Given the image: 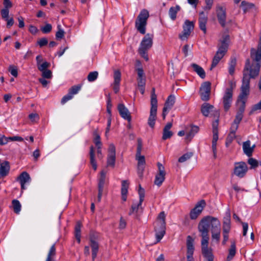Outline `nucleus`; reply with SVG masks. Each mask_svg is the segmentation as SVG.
Returning <instances> with one entry per match:
<instances>
[{"label": "nucleus", "instance_id": "obj_25", "mask_svg": "<svg viewBox=\"0 0 261 261\" xmlns=\"http://www.w3.org/2000/svg\"><path fill=\"white\" fill-rule=\"evenodd\" d=\"M200 15V17L198 19L199 27L202 31L205 33L206 31V24L207 21V18L204 16L203 12H201Z\"/></svg>", "mask_w": 261, "mask_h": 261}, {"label": "nucleus", "instance_id": "obj_22", "mask_svg": "<svg viewBox=\"0 0 261 261\" xmlns=\"http://www.w3.org/2000/svg\"><path fill=\"white\" fill-rule=\"evenodd\" d=\"M255 145H253L252 146L250 145V141L247 140L243 143V150L244 153L248 157H250L252 155L254 147Z\"/></svg>", "mask_w": 261, "mask_h": 261}, {"label": "nucleus", "instance_id": "obj_38", "mask_svg": "<svg viewBox=\"0 0 261 261\" xmlns=\"http://www.w3.org/2000/svg\"><path fill=\"white\" fill-rule=\"evenodd\" d=\"M236 253V247L235 243H232L230 248L229 249V253L226 258V261H231Z\"/></svg>", "mask_w": 261, "mask_h": 261}, {"label": "nucleus", "instance_id": "obj_16", "mask_svg": "<svg viewBox=\"0 0 261 261\" xmlns=\"http://www.w3.org/2000/svg\"><path fill=\"white\" fill-rule=\"evenodd\" d=\"M229 42V36L227 34L223 35L219 40V43L218 45V51H221L223 54H226L228 48Z\"/></svg>", "mask_w": 261, "mask_h": 261}, {"label": "nucleus", "instance_id": "obj_9", "mask_svg": "<svg viewBox=\"0 0 261 261\" xmlns=\"http://www.w3.org/2000/svg\"><path fill=\"white\" fill-rule=\"evenodd\" d=\"M230 214L229 212L226 213L225 216L223 218V240L222 244L225 245L228 240V233L230 230Z\"/></svg>", "mask_w": 261, "mask_h": 261}, {"label": "nucleus", "instance_id": "obj_34", "mask_svg": "<svg viewBox=\"0 0 261 261\" xmlns=\"http://www.w3.org/2000/svg\"><path fill=\"white\" fill-rule=\"evenodd\" d=\"M56 249L55 244H54L50 248L45 261H55L54 257L56 256Z\"/></svg>", "mask_w": 261, "mask_h": 261}, {"label": "nucleus", "instance_id": "obj_30", "mask_svg": "<svg viewBox=\"0 0 261 261\" xmlns=\"http://www.w3.org/2000/svg\"><path fill=\"white\" fill-rule=\"evenodd\" d=\"M191 67L201 79H203L205 77V72L201 66L196 64L193 63L191 64Z\"/></svg>", "mask_w": 261, "mask_h": 261}, {"label": "nucleus", "instance_id": "obj_55", "mask_svg": "<svg viewBox=\"0 0 261 261\" xmlns=\"http://www.w3.org/2000/svg\"><path fill=\"white\" fill-rule=\"evenodd\" d=\"M107 111L108 113L109 114V116H111V108L112 107V105L111 103V98L110 95H109V97L107 99Z\"/></svg>", "mask_w": 261, "mask_h": 261}, {"label": "nucleus", "instance_id": "obj_48", "mask_svg": "<svg viewBox=\"0 0 261 261\" xmlns=\"http://www.w3.org/2000/svg\"><path fill=\"white\" fill-rule=\"evenodd\" d=\"M50 64L49 63L45 61L37 66L38 69L40 71H43L47 70V68L49 67Z\"/></svg>", "mask_w": 261, "mask_h": 261}, {"label": "nucleus", "instance_id": "obj_37", "mask_svg": "<svg viewBox=\"0 0 261 261\" xmlns=\"http://www.w3.org/2000/svg\"><path fill=\"white\" fill-rule=\"evenodd\" d=\"M180 7L178 5H176L175 7H172L170 8L169 11V14L170 18L174 20L176 18L177 13L180 10Z\"/></svg>", "mask_w": 261, "mask_h": 261}, {"label": "nucleus", "instance_id": "obj_1", "mask_svg": "<svg viewBox=\"0 0 261 261\" xmlns=\"http://www.w3.org/2000/svg\"><path fill=\"white\" fill-rule=\"evenodd\" d=\"M210 228H211L212 240L219 243L221 237V223L217 218L207 216L200 221L198 229L202 238L201 245L202 255L207 261H214V256L212 250L208 247Z\"/></svg>", "mask_w": 261, "mask_h": 261}, {"label": "nucleus", "instance_id": "obj_45", "mask_svg": "<svg viewBox=\"0 0 261 261\" xmlns=\"http://www.w3.org/2000/svg\"><path fill=\"white\" fill-rule=\"evenodd\" d=\"M236 63L237 61L235 58L231 59L229 63L228 72L231 75H233L234 72Z\"/></svg>", "mask_w": 261, "mask_h": 261}, {"label": "nucleus", "instance_id": "obj_23", "mask_svg": "<svg viewBox=\"0 0 261 261\" xmlns=\"http://www.w3.org/2000/svg\"><path fill=\"white\" fill-rule=\"evenodd\" d=\"M113 90L115 93L119 91L120 82L121 80V73L119 71H115L114 74Z\"/></svg>", "mask_w": 261, "mask_h": 261}, {"label": "nucleus", "instance_id": "obj_54", "mask_svg": "<svg viewBox=\"0 0 261 261\" xmlns=\"http://www.w3.org/2000/svg\"><path fill=\"white\" fill-rule=\"evenodd\" d=\"M137 142H138V144H137L136 154L140 155V154H141V151H142V140L141 139L139 138V139H138Z\"/></svg>", "mask_w": 261, "mask_h": 261}, {"label": "nucleus", "instance_id": "obj_56", "mask_svg": "<svg viewBox=\"0 0 261 261\" xmlns=\"http://www.w3.org/2000/svg\"><path fill=\"white\" fill-rule=\"evenodd\" d=\"M72 98V96L69 94V93L68 92V93L66 95L63 97V98L61 99V102L62 105H64L68 100L71 99Z\"/></svg>", "mask_w": 261, "mask_h": 261}, {"label": "nucleus", "instance_id": "obj_11", "mask_svg": "<svg viewBox=\"0 0 261 261\" xmlns=\"http://www.w3.org/2000/svg\"><path fill=\"white\" fill-rule=\"evenodd\" d=\"M137 72V84L138 87L142 94L145 92V86L146 84V79L144 70L142 67L138 68L136 69Z\"/></svg>", "mask_w": 261, "mask_h": 261}, {"label": "nucleus", "instance_id": "obj_46", "mask_svg": "<svg viewBox=\"0 0 261 261\" xmlns=\"http://www.w3.org/2000/svg\"><path fill=\"white\" fill-rule=\"evenodd\" d=\"M98 73L97 71L90 72L87 76V80L90 82L95 81L98 77Z\"/></svg>", "mask_w": 261, "mask_h": 261}, {"label": "nucleus", "instance_id": "obj_49", "mask_svg": "<svg viewBox=\"0 0 261 261\" xmlns=\"http://www.w3.org/2000/svg\"><path fill=\"white\" fill-rule=\"evenodd\" d=\"M52 26L49 23H46L44 26L40 27V30L42 33H49L51 31Z\"/></svg>", "mask_w": 261, "mask_h": 261}, {"label": "nucleus", "instance_id": "obj_13", "mask_svg": "<svg viewBox=\"0 0 261 261\" xmlns=\"http://www.w3.org/2000/svg\"><path fill=\"white\" fill-rule=\"evenodd\" d=\"M206 205L204 200H201L195 205V207L191 210L190 213V217L191 219H196L201 213L204 207Z\"/></svg>", "mask_w": 261, "mask_h": 261}, {"label": "nucleus", "instance_id": "obj_42", "mask_svg": "<svg viewBox=\"0 0 261 261\" xmlns=\"http://www.w3.org/2000/svg\"><path fill=\"white\" fill-rule=\"evenodd\" d=\"M175 101V97L174 95H170L168 96L164 105V108L170 110L173 106Z\"/></svg>", "mask_w": 261, "mask_h": 261}, {"label": "nucleus", "instance_id": "obj_17", "mask_svg": "<svg viewBox=\"0 0 261 261\" xmlns=\"http://www.w3.org/2000/svg\"><path fill=\"white\" fill-rule=\"evenodd\" d=\"M211 92V84L210 82H205L201 86L200 89V95L201 98L203 101H207L210 98Z\"/></svg>", "mask_w": 261, "mask_h": 261}, {"label": "nucleus", "instance_id": "obj_15", "mask_svg": "<svg viewBox=\"0 0 261 261\" xmlns=\"http://www.w3.org/2000/svg\"><path fill=\"white\" fill-rule=\"evenodd\" d=\"M138 194L139 195V201L138 203H134L131 207V209L129 212V215H131L134 213H137L139 208L141 206L142 203L144 199L145 191L141 185H139V189L138 190Z\"/></svg>", "mask_w": 261, "mask_h": 261}, {"label": "nucleus", "instance_id": "obj_39", "mask_svg": "<svg viewBox=\"0 0 261 261\" xmlns=\"http://www.w3.org/2000/svg\"><path fill=\"white\" fill-rule=\"evenodd\" d=\"M12 207L15 214H19L21 210V205L18 200L13 199L12 201Z\"/></svg>", "mask_w": 261, "mask_h": 261}, {"label": "nucleus", "instance_id": "obj_33", "mask_svg": "<svg viewBox=\"0 0 261 261\" xmlns=\"http://www.w3.org/2000/svg\"><path fill=\"white\" fill-rule=\"evenodd\" d=\"M194 24L193 21L186 20L183 25V33H191L194 29Z\"/></svg>", "mask_w": 261, "mask_h": 261}, {"label": "nucleus", "instance_id": "obj_8", "mask_svg": "<svg viewBox=\"0 0 261 261\" xmlns=\"http://www.w3.org/2000/svg\"><path fill=\"white\" fill-rule=\"evenodd\" d=\"M230 87L225 89L222 97V102L224 110L227 111L231 105L232 101V95L233 83L232 81L229 82Z\"/></svg>", "mask_w": 261, "mask_h": 261}, {"label": "nucleus", "instance_id": "obj_19", "mask_svg": "<svg viewBox=\"0 0 261 261\" xmlns=\"http://www.w3.org/2000/svg\"><path fill=\"white\" fill-rule=\"evenodd\" d=\"M17 180L20 184L21 190H24L26 189L25 185L30 182L31 177L28 173L24 171L20 174Z\"/></svg>", "mask_w": 261, "mask_h": 261}, {"label": "nucleus", "instance_id": "obj_57", "mask_svg": "<svg viewBox=\"0 0 261 261\" xmlns=\"http://www.w3.org/2000/svg\"><path fill=\"white\" fill-rule=\"evenodd\" d=\"M236 138V134L229 133L227 137L226 143L230 144Z\"/></svg>", "mask_w": 261, "mask_h": 261}, {"label": "nucleus", "instance_id": "obj_40", "mask_svg": "<svg viewBox=\"0 0 261 261\" xmlns=\"http://www.w3.org/2000/svg\"><path fill=\"white\" fill-rule=\"evenodd\" d=\"M213 108L212 105H210L208 103H204L201 106V113L204 116H208L210 111Z\"/></svg>", "mask_w": 261, "mask_h": 261}, {"label": "nucleus", "instance_id": "obj_52", "mask_svg": "<svg viewBox=\"0 0 261 261\" xmlns=\"http://www.w3.org/2000/svg\"><path fill=\"white\" fill-rule=\"evenodd\" d=\"M206 6L204 7V10H210L211 9L214 0H204Z\"/></svg>", "mask_w": 261, "mask_h": 261}, {"label": "nucleus", "instance_id": "obj_12", "mask_svg": "<svg viewBox=\"0 0 261 261\" xmlns=\"http://www.w3.org/2000/svg\"><path fill=\"white\" fill-rule=\"evenodd\" d=\"M158 172L155 176L154 183L158 187H160L165 179L166 172L164 166L160 163L157 164Z\"/></svg>", "mask_w": 261, "mask_h": 261}, {"label": "nucleus", "instance_id": "obj_43", "mask_svg": "<svg viewBox=\"0 0 261 261\" xmlns=\"http://www.w3.org/2000/svg\"><path fill=\"white\" fill-rule=\"evenodd\" d=\"M248 163L250 166V168L251 169H255L259 165L261 166V162L258 161L257 160L252 158H250L248 160Z\"/></svg>", "mask_w": 261, "mask_h": 261}, {"label": "nucleus", "instance_id": "obj_21", "mask_svg": "<svg viewBox=\"0 0 261 261\" xmlns=\"http://www.w3.org/2000/svg\"><path fill=\"white\" fill-rule=\"evenodd\" d=\"M136 159L138 161V174L140 177H142L145 165V156L141 154L140 155L136 154Z\"/></svg>", "mask_w": 261, "mask_h": 261}, {"label": "nucleus", "instance_id": "obj_60", "mask_svg": "<svg viewBox=\"0 0 261 261\" xmlns=\"http://www.w3.org/2000/svg\"><path fill=\"white\" fill-rule=\"evenodd\" d=\"M243 114L237 112V114L236 116V118L233 121V122L239 124V123H240L241 121L242 120V119L243 118Z\"/></svg>", "mask_w": 261, "mask_h": 261}, {"label": "nucleus", "instance_id": "obj_10", "mask_svg": "<svg viewBox=\"0 0 261 261\" xmlns=\"http://www.w3.org/2000/svg\"><path fill=\"white\" fill-rule=\"evenodd\" d=\"M248 168L246 163L244 162H236L234 163V168L233 173L237 176L240 178H243L246 175Z\"/></svg>", "mask_w": 261, "mask_h": 261}, {"label": "nucleus", "instance_id": "obj_44", "mask_svg": "<svg viewBox=\"0 0 261 261\" xmlns=\"http://www.w3.org/2000/svg\"><path fill=\"white\" fill-rule=\"evenodd\" d=\"M82 88L81 85H74L71 87L68 90V93L69 94L73 97L74 95H75L78 93V92L80 91Z\"/></svg>", "mask_w": 261, "mask_h": 261}, {"label": "nucleus", "instance_id": "obj_31", "mask_svg": "<svg viewBox=\"0 0 261 261\" xmlns=\"http://www.w3.org/2000/svg\"><path fill=\"white\" fill-rule=\"evenodd\" d=\"M193 240L190 236H188L187 240V254L190 255H193L194 247L193 245Z\"/></svg>", "mask_w": 261, "mask_h": 261}, {"label": "nucleus", "instance_id": "obj_63", "mask_svg": "<svg viewBox=\"0 0 261 261\" xmlns=\"http://www.w3.org/2000/svg\"><path fill=\"white\" fill-rule=\"evenodd\" d=\"M9 71L10 73L14 77H16L18 75L17 69L15 67H10Z\"/></svg>", "mask_w": 261, "mask_h": 261}, {"label": "nucleus", "instance_id": "obj_26", "mask_svg": "<svg viewBox=\"0 0 261 261\" xmlns=\"http://www.w3.org/2000/svg\"><path fill=\"white\" fill-rule=\"evenodd\" d=\"M225 54L221 53V51H217L215 56L214 57L211 65V67L210 68V70H212L214 67H215L220 61L223 58Z\"/></svg>", "mask_w": 261, "mask_h": 261}, {"label": "nucleus", "instance_id": "obj_20", "mask_svg": "<svg viewBox=\"0 0 261 261\" xmlns=\"http://www.w3.org/2000/svg\"><path fill=\"white\" fill-rule=\"evenodd\" d=\"M118 110L121 117L127 120L128 122H130L132 120L130 114L124 104H119L118 106Z\"/></svg>", "mask_w": 261, "mask_h": 261}, {"label": "nucleus", "instance_id": "obj_6", "mask_svg": "<svg viewBox=\"0 0 261 261\" xmlns=\"http://www.w3.org/2000/svg\"><path fill=\"white\" fill-rule=\"evenodd\" d=\"M153 35L147 34L142 39L139 48V53L146 61L148 60L147 51L152 45Z\"/></svg>", "mask_w": 261, "mask_h": 261}, {"label": "nucleus", "instance_id": "obj_24", "mask_svg": "<svg viewBox=\"0 0 261 261\" xmlns=\"http://www.w3.org/2000/svg\"><path fill=\"white\" fill-rule=\"evenodd\" d=\"M172 126V123L171 122H168L165 125L163 129V136L162 139L164 140H167L168 139L170 138L172 135L173 133L170 130V128Z\"/></svg>", "mask_w": 261, "mask_h": 261}, {"label": "nucleus", "instance_id": "obj_28", "mask_svg": "<svg viewBox=\"0 0 261 261\" xmlns=\"http://www.w3.org/2000/svg\"><path fill=\"white\" fill-rule=\"evenodd\" d=\"M90 246L92 249V260H94L97 256V254L99 249V245L97 242L94 240L90 239Z\"/></svg>", "mask_w": 261, "mask_h": 261}, {"label": "nucleus", "instance_id": "obj_18", "mask_svg": "<svg viewBox=\"0 0 261 261\" xmlns=\"http://www.w3.org/2000/svg\"><path fill=\"white\" fill-rule=\"evenodd\" d=\"M217 16L219 23L222 27L226 25V10L224 7L220 5L216 6Z\"/></svg>", "mask_w": 261, "mask_h": 261}, {"label": "nucleus", "instance_id": "obj_50", "mask_svg": "<svg viewBox=\"0 0 261 261\" xmlns=\"http://www.w3.org/2000/svg\"><path fill=\"white\" fill-rule=\"evenodd\" d=\"M82 226V224L81 222L78 221L76 222V225L75 226V228H74L75 236L81 235V231Z\"/></svg>", "mask_w": 261, "mask_h": 261}, {"label": "nucleus", "instance_id": "obj_51", "mask_svg": "<svg viewBox=\"0 0 261 261\" xmlns=\"http://www.w3.org/2000/svg\"><path fill=\"white\" fill-rule=\"evenodd\" d=\"M95 137L94 139V143L95 144L96 146H102V143L100 141V137L96 133H94Z\"/></svg>", "mask_w": 261, "mask_h": 261}, {"label": "nucleus", "instance_id": "obj_64", "mask_svg": "<svg viewBox=\"0 0 261 261\" xmlns=\"http://www.w3.org/2000/svg\"><path fill=\"white\" fill-rule=\"evenodd\" d=\"M261 110V100L253 106L252 108V111H256L257 110Z\"/></svg>", "mask_w": 261, "mask_h": 261}, {"label": "nucleus", "instance_id": "obj_58", "mask_svg": "<svg viewBox=\"0 0 261 261\" xmlns=\"http://www.w3.org/2000/svg\"><path fill=\"white\" fill-rule=\"evenodd\" d=\"M8 9V8H4L1 10L2 16L5 19H8L9 18V11Z\"/></svg>", "mask_w": 261, "mask_h": 261}, {"label": "nucleus", "instance_id": "obj_61", "mask_svg": "<svg viewBox=\"0 0 261 261\" xmlns=\"http://www.w3.org/2000/svg\"><path fill=\"white\" fill-rule=\"evenodd\" d=\"M239 127V124L233 122L230 128V133L236 134Z\"/></svg>", "mask_w": 261, "mask_h": 261}, {"label": "nucleus", "instance_id": "obj_59", "mask_svg": "<svg viewBox=\"0 0 261 261\" xmlns=\"http://www.w3.org/2000/svg\"><path fill=\"white\" fill-rule=\"evenodd\" d=\"M38 44L40 47H42L48 43V40L46 38H42L37 42Z\"/></svg>", "mask_w": 261, "mask_h": 261}, {"label": "nucleus", "instance_id": "obj_14", "mask_svg": "<svg viewBox=\"0 0 261 261\" xmlns=\"http://www.w3.org/2000/svg\"><path fill=\"white\" fill-rule=\"evenodd\" d=\"M116 162V148L113 144H110L108 148L107 164L108 166L114 168Z\"/></svg>", "mask_w": 261, "mask_h": 261}, {"label": "nucleus", "instance_id": "obj_3", "mask_svg": "<svg viewBox=\"0 0 261 261\" xmlns=\"http://www.w3.org/2000/svg\"><path fill=\"white\" fill-rule=\"evenodd\" d=\"M251 77L250 74L243 73L242 84L241 87V93L239 96L238 100L241 102L238 113L243 114L245 108L246 100L250 93V80Z\"/></svg>", "mask_w": 261, "mask_h": 261}, {"label": "nucleus", "instance_id": "obj_4", "mask_svg": "<svg viewBox=\"0 0 261 261\" xmlns=\"http://www.w3.org/2000/svg\"><path fill=\"white\" fill-rule=\"evenodd\" d=\"M166 215L164 212H161L154 223V231L156 242H159L166 232Z\"/></svg>", "mask_w": 261, "mask_h": 261}, {"label": "nucleus", "instance_id": "obj_35", "mask_svg": "<svg viewBox=\"0 0 261 261\" xmlns=\"http://www.w3.org/2000/svg\"><path fill=\"white\" fill-rule=\"evenodd\" d=\"M241 6L242 7L244 12L245 13L251 10L255 9V5L252 3H250L246 1L241 2Z\"/></svg>", "mask_w": 261, "mask_h": 261}, {"label": "nucleus", "instance_id": "obj_2", "mask_svg": "<svg viewBox=\"0 0 261 261\" xmlns=\"http://www.w3.org/2000/svg\"><path fill=\"white\" fill-rule=\"evenodd\" d=\"M251 61L247 59L243 73L250 74L253 79L256 77L259 72L261 65V36L259 38L257 49L252 48L250 51Z\"/></svg>", "mask_w": 261, "mask_h": 261}, {"label": "nucleus", "instance_id": "obj_41", "mask_svg": "<svg viewBox=\"0 0 261 261\" xmlns=\"http://www.w3.org/2000/svg\"><path fill=\"white\" fill-rule=\"evenodd\" d=\"M199 131V127L197 126H192L191 130L186 134V140L190 141L194 135Z\"/></svg>", "mask_w": 261, "mask_h": 261}, {"label": "nucleus", "instance_id": "obj_29", "mask_svg": "<svg viewBox=\"0 0 261 261\" xmlns=\"http://www.w3.org/2000/svg\"><path fill=\"white\" fill-rule=\"evenodd\" d=\"M213 140L212 143V148L214 154V157L217 156V142L218 140V132H213Z\"/></svg>", "mask_w": 261, "mask_h": 261}, {"label": "nucleus", "instance_id": "obj_62", "mask_svg": "<svg viewBox=\"0 0 261 261\" xmlns=\"http://www.w3.org/2000/svg\"><path fill=\"white\" fill-rule=\"evenodd\" d=\"M126 225V222L124 219H123L122 217L120 219V222L119 225V229H124Z\"/></svg>", "mask_w": 261, "mask_h": 261}, {"label": "nucleus", "instance_id": "obj_32", "mask_svg": "<svg viewBox=\"0 0 261 261\" xmlns=\"http://www.w3.org/2000/svg\"><path fill=\"white\" fill-rule=\"evenodd\" d=\"M90 161L93 169L94 170L97 169V163L95 159L94 148L91 146L90 148Z\"/></svg>", "mask_w": 261, "mask_h": 261}, {"label": "nucleus", "instance_id": "obj_53", "mask_svg": "<svg viewBox=\"0 0 261 261\" xmlns=\"http://www.w3.org/2000/svg\"><path fill=\"white\" fill-rule=\"evenodd\" d=\"M42 76L44 79H50L52 76V73L50 70H46L42 71Z\"/></svg>", "mask_w": 261, "mask_h": 261}, {"label": "nucleus", "instance_id": "obj_5", "mask_svg": "<svg viewBox=\"0 0 261 261\" xmlns=\"http://www.w3.org/2000/svg\"><path fill=\"white\" fill-rule=\"evenodd\" d=\"M151 108L150 114L148 119V124L151 128H153L156 119V113L158 108L157 96L155 93V89L152 88L151 93Z\"/></svg>", "mask_w": 261, "mask_h": 261}, {"label": "nucleus", "instance_id": "obj_36", "mask_svg": "<svg viewBox=\"0 0 261 261\" xmlns=\"http://www.w3.org/2000/svg\"><path fill=\"white\" fill-rule=\"evenodd\" d=\"M107 172L102 170L100 172V177L98 179V188L103 189L106 182Z\"/></svg>", "mask_w": 261, "mask_h": 261}, {"label": "nucleus", "instance_id": "obj_47", "mask_svg": "<svg viewBox=\"0 0 261 261\" xmlns=\"http://www.w3.org/2000/svg\"><path fill=\"white\" fill-rule=\"evenodd\" d=\"M192 152H187L183 154L178 159V162L179 163H183L190 159L193 156Z\"/></svg>", "mask_w": 261, "mask_h": 261}, {"label": "nucleus", "instance_id": "obj_7", "mask_svg": "<svg viewBox=\"0 0 261 261\" xmlns=\"http://www.w3.org/2000/svg\"><path fill=\"white\" fill-rule=\"evenodd\" d=\"M149 17V12L146 9L141 11L136 21L135 27L139 33H145L147 20Z\"/></svg>", "mask_w": 261, "mask_h": 261}, {"label": "nucleus", "instance_id": "obj_27", "mask_svg": "<svg viewBox=\"0 0 261 261\" xmlns=\"http://www.w3.org/2000/svg\"><path fill=\"white\" fill-rule=\"evenodd\" d=\"M128 186L129 183L127 180L122 181L121 192L122 199L123 201H125L126 200Z\"/></svg>", "mask_w": 261, "mask_h": 261}]
</instances>
